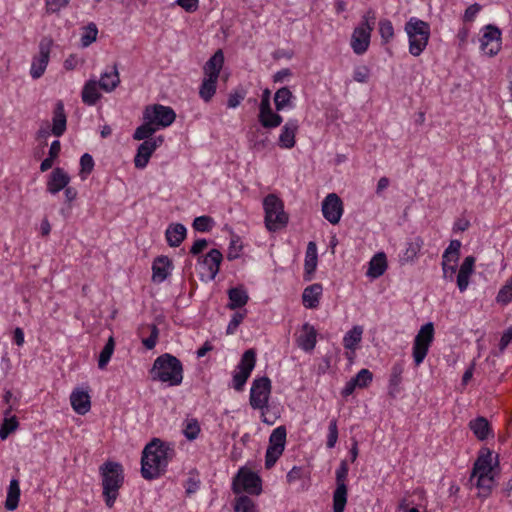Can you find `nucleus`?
I'll return each mask as SVG.
<instances>
[{"instance_id": "1", "label": "nucleus", "mask_w": 512, "mask_h": 512, "mask_svg": "<svg viewBox=\"0 0 512 512\" xmlns=\"http://www.w3.org/2000/svg\"><path fill=\"white\" fill-rule=\"evenodd\" d=\"M175 450L169 443L154 438L142 451L141 475L146 480L157 479L165 474Z\"/></svg>"}, {"instance_id": "2", "label": "nucleus", "mask_w": 512, "mask_h": 512, "mask_svg": "<svg viewBox=\"0 0 512 512\" xmlns=\"http://www.w3.org/2000/svg\"><path fill=\"white\" fill-rule=\"evenodd\" d=\"M102 478L103 498L107 507L112 508L124 483L123 467L118 462L106 461L99 467Z\"/></svg>"}, {"instance_id": "3", "label": "nucleus", "mask_w": 512, "mask_h": 512, "mask_svg": "<svg viewBox=\"0 0 512 512\" xmlns=\"http://www.w3.org/2000/svg\"><path fill=\"white\" fill-rule=\"evenodd\" d=\"M224 65V54L221 49L205 63L203 67L204 78L199 89V96L206 103L210 102L216 93L217 81Z\"/></svg>"}, {"instance_id": "4", "label": "nucleus", "mask_w": 512, "mask_h": 512, "mask_svg": "<svg viewBox=\"0 0 512 512\" xmlns=\"http://www.w3.org/2000/svg\"><path fill=\"white\" fill-rule=\"evenodd\" d=\"M151 374L154 380L178 385L183 378L181 362L171 354H163L155 360Z\"/></svg>"}, {"instance_id": "5", "label": "nucleus", "mask_w": 512, "mask_h": 512, "mask_svg": "<svg viewBox=\"0 0 512 512\" xmlns=\"http://www.w3.org/2000/svg\"><path fill=\"white\" fill-rule=\"evenodd\" d=\"M405 31L409 38V52L419 56L426 48L430 37V25L416 17H412L405 24Z\"/></svg>"}, {"instance_id": "6", "label": "nucleus", "mask_w": 512, "mask_h": 512, "mask_svg": "<svg viewBox=\"0 0 512 512\" xmlns=\"http://www.w3.org/2000/svg\"><path fill=\"white\" fill-rule=\"evenodd\" d=\"M265 225L269 231H277L288 222V216L284 212L283 201L275 194H269L264 198Z\"/></svg>"}, {"instance_id": "7", "label": "nucleus", "mask_w": 512, "mask_h": 512, "mask_svg": "<svg viewBox=\"0 0 512 512\" xmlns=\"http://www.w3.org/2000/svg\"><path fill=\"white\" fill-rule=\"evenodd\" d=\"M232 490L235 494L247 492L259 495L262 491L261 478L255 472L241 468L233 479Z\"/></svg>"}, {"instance_id": "8", "label": "nucleus", "mask_w": 512, "mask_h": 512, "mask_svg": "<svg viewBox=\"0 0 512 512\" xmlns=\"http://www.w3.org/2000/svg\"><path fill=\"white\" fill-rule=\"evenodd\" d=\"M349 466L346 460L340 462L336 470V489L333 493V512H344L347 503V485Z\"/></svg>"}, {"instance_id": "9", "label": "nucleus", "mask_w": 512, "mask_h": 512, "mask_svg": "<svg viewBox=\"0 0 512 512\" xmlns=\"http://www.w3.org/2000/svg\"><path fill=\"white\" fill-rule=\"evenodd\" d=\"M271 394V381L268 377L255 379L250 390V405L253 409L267 408Z\"/></svg>"}, {"instance_id": "10", "label": "nucleus", "mask_w": 512, "mask_h": 512, "mask_svg": "<svg viewBox=\"0 0 512 512\" xmlns=\"http://www.w3.org/2000/svg\"><path fill=\"white\" fill-rule=\"evenodd\" d=\"M176 114L171 107L161 104L149 105L145 108L143 119H148L157 128L170 126L175 120Z\"/></svg>"}, {"instance_id": "11", "label": "nucleus", "mask_w": 512, "mask_h": 512, "mask_svg": "<svg viewBox=\"0 0 512 512\" xmlns=\"http://www.w3.org/2000/svg\"><path fill=\"white\" fill-rule=\"evenodd\" d=\"M255 354H243L237 365L232 379V386L236 391H242L252 370L255 367Z\"/></svg>"}, {"instance_id": "12", "label": "nucleus", "mask_w": 512, "mask_h": 512, "mask_svg": "<svg viewBox=\"0 0 512 512\" xmlns=\"http://www.w3.org/2000/svg\"><path fill=\"white\" fill-rule=\"evenodd\" d=\"M480 48L488 56L496 55L501 49V32L492 25L485 27L484 33L480 38Z\"/></svg>"}, {"instance_id": "13", "label": "nucleus", "mask_w": 512, "mask_h": 512, "mask_svg": "<svg viewBox=\"0 0 512 512\" xmlns=\"http://www.w3.org/2000/svg\"><path fill=\"white\" fill-rule=\"evenodd\" d=\"M324 218L331 224H338L343 214V203L335 193L328 194L322 202Z\"/></svg>"}, {"instance_id": "14", "label": "nucleus", "mask_w": 512, "mask_h": 512, "mask_svg": "<svg viewBox=\"0 0 512 512\" xmlns=\"http://www.w3.org/2000/svg\"><path fill=\"white\" fill-rule=\"evenodd\" d=\"M164 139L162 136L150 138L141 143L134 157V165L136 168L143 169L147 166L153 152L162 145Z\"/></svg>"}, {"instance_id": "15", "label": "nucleus", "mask_w": 512, "mask_h": 512, "mask_svg": "<svg viewBox=\"0 0 512 512\" xmlns=\"http://www.w3.org/2000/svg\"><path fill=\"white\" fill-rule=\"evenodd\" d=\"M50 46L51 42L48 40L40 42L39 53L34 56L30 69V75L33 79H38L44 74L49 62Z\"/></svg>"}, {"instance_id": "16", "label": "nucleus", "mask_w": 512, "mask_h": 512, "mask_svg": "<svg viewBox=\"0 0 512 512\" xmlns=\"http://www.w3.org/2000/svg\"><path fill=\"white\" fill-rule=\"evenodd\" d=\"M370 37V27L359 25L354 29L351 37V47L355 54L362 55L367 51L370 44Z\"/></svg>"}, {"instance_id": "17", "label": "nucleus", "mask_w": 512, "mask_h": 512, "mask_svg": "<svg viewBox=\"0 0 512 512\" xmlns=\"http://www.w3.org/2000/svg\"><path fill=\"white\" fill-rule=\"evenodd\" d=\"M475 257L473 256H467L458 271L457 277H456V283L460 290V292H464L469 285V279L471 275L474 272V266H475Z\"/></svg>"}, {"instance_id": "18", "label": "nucleus", "mask_w": 512, "mask_h": 512, "mask_svg": "<svg viewBox=\"0 0 512 512\" xmlns=\"http://www.w3.org/2000/svg\"><path fill=\"white\" fill-rule=\"evenodd\" d=\"M299 128L298 121L290 119L281 129L278 144L281 148L291 149L295 145V136Z\"/></svg>"}, {"instance_id": "19", "label": "nucleus", "mask_w": 512, "mask_h": 512, "mask_svg": "<svg viewBox=\"0 0 512 512\" xmlns=\"http://www.w3.org/2000/svg\"><path fill=\"white\" fill-rule=\"evenodd\" d=\"M434 327L432 323H427L421 327L417 336L415 337L413 352H427L430 343L433 340Z\"/></svg>"}, {"instance_id": "20", "label": "nucleus", "mask_w": 512, "mask_h": 512, "mask_svg": "<svg viewBox=\"0 0 512 512\" xmlns=\"http://www.w3.org/2000/svg\"><path fill=\"white\" fill-rule=\"evenodd\" d=\"M70 182L69 175L62 168H55L47 182V191L51 194H56L64 189Z\"/></svg>"}, {"instance_id": "21", "label": "nucleus", "mask_w": 512, "mask_h": 512, "mask_svg": "<svg viewBox=\"0 0 512 512\" xmlns=\"http://www.w3.org/2000/svg\"><path fill=\"white\" fill-rule=\"evenodd\" d=\"M67 118L64 110V104L62 101H58L55 104L52 117V129L51 132L54 136L60 137L66 131Z\"/></svg>"}, {"instance_id": "22", "label": "nucleus", "mask_w": 512, "mask_h": 512, "mask_svg": "<svg viewBox=\"0 0 512 512\" xmlns=\"http://www.w3.org/2000/svg\"><path fill=\"white\" fill-rule=\"evenodd\" d=\"M72 408L80 415L86 414L91 408L90 396L87 391L75 389L70 395Z\"/></svg>"}, {"instance_id": "23", "label": "nucleus", "mask_w": 512, "mask_h": 512, "mask_svg": "<svg viewBox=\"0 0 512 512\" xmlns=\"http://www.w3.org/2000/svg\"><path fill=\"white\" fill-rule=\"evenodd\" d=\"M318 263V255H317V246L315 242H309L306 249L305 254V263H304V279L306 281H310L313 278V274L317 268Z\"/></svg>"}, {"instance_id": "24", "label": "nucleus", "mask_w": 512, "mask_h": 512, "mask_svg": "<svg viewBox=\"0 0 512 512\" xmlns=\"http://www.w3.org/2000/svg\"><path fill=\"white\" fill-rule=\"evenodd\" d=\"M172 266L171 260L166 256L157 257L152 265V279L154 282L161 283L169 275L170 268Z\"/></svg>"}, {"instance_id": "25", "label": "nucleus", "mask_w": 512, "mask_h": 512, "mask_svg": "<svg viewBox=\"0 0 512 512\" xmlns=\"http://www.w3.org/2000/svg\"><path fill=\"white\" fill-rule=\"evenodd\" d=\"M322 291V285L319 283H315L306 287L302 294L303 305L309 309L318 307Z\"/></svg>"}, {"instance_id": "26", "label": "nucleus", "mask_w": 512, "mask_h": 512, "mask_svg": "<svg viewBox=\"0 0 512 512\" xmlns=\"http://www.w3.org/2000/svg\"><path fill=\"white\" fill-rule=\"evenodd\" d=\"M387 269V258L385 253L379 252L375 254L369 262L367 276L371 278H379Z\"/></svg>"}, {"instance_id": "27", "label": "nucleus", "mask_w": 512, "mask_h": 512, "mask_svg": "<svg viewBox=\"0 0 512 512\" xmlns=\"http://www.w3.org/2000/svg\"><path fill=\"white\" fill-rule=\"evenodd\" d=\"M99 87L105 92H112L120 83L117 65H113L110 71L104 72L99 80Z\"/></svg>"}, {"instance_id": "28", "label": "nucleus", "mask_w": 512, "mask_h": 512, "mask_svg": "<svg viewBox=\"0 0 512 512\" xmlns=\"http://www.w3.org/2000/svg\"><path fill=\"white\" fill-rule=\"evenodd\" d=\"M403 371L404 366L401 362L395 363L392 366L388 385V394L392 398H395L400 392V384L402 382Z\"/></svg>"}, {"instance_id": "29", "label": "nucleus", "mask_w": 512, "mask_h": 512, "mask_svg": "<svg viewBox=\"0 0 512 512\" xmlns=\"http://www.w3.org/2000/svg\"><path fill=\"white\" fill-rule=\"evenodd\" d=\"M186 232L185 226L180 223L169 225L165 232L168 244L171 247H178L185 239Z\"/></svg>"}, {"instance_id": "30", "label": "nucleus", "mask_w": 512, "mask_h": 512, "mask_svg": "<svg viewBox=\"0 0 512 512\" xmlns=\"http://www.w3.org/2000/svg\"><path fill=\"white\" fill-rule=\"evenodd\" d=\"M222 259V253L218 249H211L204 257L203 264L208 268L211 279L218 274Z\"/></svg>"}, {"instance_id": "31", "label": "nucleus", "mask_w": 512, "mask_h": 512, "mask_svg": "<svg viewBox=\"0 0 512 512\" xmlns=\"http://www.w3.org/2000/svg\"><path fill=\"white\" fill-rule=\"evenodd\" d=\"M98 88L100 87L96 80H88L82 89V101L89 106L95 105L101 97Z\"/></svg>"}, {"instance_id": "32", "label": "nucleus", "mask_w": 512, "mask_h": 512, "mask_svg": "<svg viewBox=\"0 0 512 512\" xmlns=\"http://www.w3.org/2000/svg\"><path fill=\"white\" fill-rule=\"evenodd\" d=\"M469 427L477 439L486 440L491 434V427L485 417H477L469 422Z\"/></svg>"}, {"instance_id": "33", "label": "nucleus", "mask_w": 512, "mask_h": 512, "mask_svg": "<svg viewBox=\"0 0 512 512\" xmlns=\"http://www.w3.org/2000/svg\"><path fill=\"white\" fill-rule=\"evenodd\" d=\"M298 346L305 350L310 351L314 349L316 344V331L312 326L305 324L299 337L297 338Z\"/></svg>"}, {"instance_id": "34", "label": "nucleus", "mask_w": 512, "mask_h": 512, "mask_svg": "<svg viewBox=\"0 0 512 512\" xmlns=\"http://www.w3.org/2000/svg\"><path fill=\"white\" fill-rule=\"evenodd\" d=\"M258 119L261 125L266 129L276 128L280 126L283 121L282 116L275 113L271 107L259 111Z\"/></svg>"}, {"instance_id": "35", "label": "nucleus", "mask_w": 512, "mask_h": 512, "mask_svg": "<svg viewBox=\"0 0 512 512\" xmlns=\"http://www.w3.org/2000/svg\"><path fill=\"white\" fill-rule=\"evenodd\" d=\"M492 455L490 451L481 454L474 463L470 480L473 481L477 474L492 473Z\"/></svg>"}, {"instance_id": "36", "label": "nucleus", "mask_w": 512, "mask_h": 512, "mask_svg": "<svg viewBox=\"0 0 512 512\" xmlns=\"http://www.w3.org/2000/svg\"><path fill=\"white\" fill-rule=\"evenodd\" d=\"M229 304L232 310L243 307L248 302V294L242 287H234L228 291Z\"/></svg>"}, {"instance_id": "37", "label": "nucleus", "mask_w": 512, "mask_h": 512, "mask_svg": "<svg viewBox=\"0 0 512 512\" xmlns=\"http://www.w3.org/2000/svg\"><path fill=\"white\" fill-rule=\"evenodd\" d=\"M20 498V487L19 481L17 479H12L10 481L7 498L5 502V508L9 511H13L18 507Z\"/></svg>"}, {"instance_id": "38", "label": "nucleus", "mask_w": 512, "mask_h": 512, "mask_svg": "<svg viewBox=\"0 0 512 512\" xmlns=\"http://www.w3.org/2000/svg\"><path fill=\"white\" fill-rule=\"evenodd\" d=\"M423 244L424 242L421 237H415L409 241L401 260L406 263L413 262L421 251Z\"/></svg>"}, {"instance_id": "39", "label": "nucleus", "mask_w": 512, "mask_h": 512, "mask_svg": "<svg viewBox=\"0 0 512 512\" xmlns=\"http://www.w3.org/2000/svg\"><path fill=\"white\" fill-rule=\"evenodd\" d=\"M363 331L364 329L360 325H356L349 330L343 338L344 347L348 350L354 351L362 339Z\"/></svg>"}, {"instance_id": "40", "label": "nucleus", "mask_w": 512, "mask_h": 512, "mask_svg": "<svg viewBox=\"0 0 512 512\" xmlns=\"http://www.w3.org/2000/svg\"><path fill=\"white\" fill-rule=\"evenodd\" d=\"M158 333V328L155 325L142 327L140 334L142 337V343L146 349L151 350L155 347Z\"/></svg>"}, {"instance_id": "41", "label": "nucleus", "mask_w": 512, "mask_h": 512, "mask_svg": "<svg viewBox=\"0 0 512 512\" xmlns=\"http://www.w3.org/2000/svg\"><path fill=\"white\" fill-rule=\"evenodd\" d=\"M293 94L288 87H282L275 92L274 103L277 111L291 105Z\"/></svg>"}, {"instance_id": "42", "label": "nucleus", "mask_w": 512, "mask_h": 512, "mask_svg": "<svg viewBox=\"0 0 512 512\" xmlns=\"http://www.w3.org/2000/svg\"><path fill=\"white\" fill-rule=\"evenodd\" d=\"M285 442H286V428L284 426H279L272 431V433L269 437V446L268 447L276 448V449L284 451Z\"/></svg>"}, {"instance_id": "43", "label": "nucleus", "mask_w": 512, "mask_h": 512, "mask_svg": "<svg viewBox=\"0 0 512 512\" xmlns=\"http://www.w3.org/2000/svg\"><path fill=\"white\" fill-rule=\"evenodd\" d=\"M461 242L452 240L442 255V261L450 264H457L460 257Z\"/></svg>"}, {"instance_id": "44", "label": "nucleus", "mask_w": 512, "mask_h": 512, "mask_svg": "<svg viewBox=\"0 0 512 512\" xmlns=\"http://www.w3.org/2000/svg\"><path fill=\"white\" fill-rule=\"evenodd\" d=\"M157 129L158 128L154 124L150 123L148 119H144V123L135 130L133 138L135 140H148L153 138L152 135Z\"/></svg>"}, {"instance_id": "45", "label": "nucleus", "mask_w": 512, "mask_h": 512, "mask_svg": "<svg viewBox=\"0 0 512 512\" xmlns=\"http://www.w3.org/2000/svg\"><path fill=\"white\" fill-rule=\"evenodd\" d=\"M512 301V276L500 288L496 296V302L506 306Z\"/></svg>"}, {"instance_id": "46", "label": "nucleus", "mask_w": 512, "mask_h": 512, "mask_svg": "<svg viewBox=\"0 0 512 512\" xmlns=\"http://www.w3.org/2000/svg\"><path fill=\"white\" fill-rule=\"evenodd\" d=\"M475 478H477L476 486L481 490V495H489L494 483L492 473L477 474Z\"/></svg>"}, {"instance_id": "47", "label": "nucleus", "mask_w": 512, "mask_h": 512, "mask_svg": "<svg viewBox=\"0 0 512 512\" xmlns=\"http://www.w3.org/2000/svg\"><path fill=\"white\" fill-rule=\"evenodd\" d=\"M98 35V28L95 23H89L85 28L81 35V45L83 47H88L94 41H96Z\"/></svg>"}, {"instance_id": "48", "label": "nucleus", "mask_w": 512, "mask_h": 512, "mask_svg": "<svg viewBox=\"0 0 512 512\" xmlns=\"http://www.w3.org/2000/svg\"><path fill=\"white\" fill-rule=\"evenodd\" d=\"M235 512H256V506L254 501L246 495L239 496L236 499Z\"/></svg>"}, {"instance_id": "49", "label": "nucleus", "mask_w": 512, "mask_h": 512, "mask_svg": "<svg viewBox=\"0 0 512 512\" xmlns=\"http://www.w3.org/2000/svg\"><path fill=\"white\" fill-rule=\"evenodd\" d=\"M19 422L16 416L5 418L0 427V440H5L12 432L16 431Z\"/></svg>"}, {"instance_id": "50", "label": "nucleus", "mask_w": 512, "mask_h": 512, "mask_svg": "<svg viewBox=\"0 0 512 512\" xmlns=\"http://www.w3.org/2000/svg\"><path fill=\"white\" fill-rule=\"evenodd\" d=\"M351 379L358 388H366L372 382L373 374L368 369H361L356 376Z\"/></svg>"}, {"instance_id": "51", "label": "nucleus", "mask_w": 512, "mask_h": 512, "mask_svg": "<svg viewBox=\"0 0 512 512\" xmlns=\"http://www.w3.org/2000/svg\"><path fill=\"white\" fill-rule=\"evenodd\" d=\"M214 224L210 216H199L193 221V228L199 232H208L212 229Z\"/></svg>"}, {"instance_id": "52", "label": "nucleus", "mask_w": 512, "mask_h": 512, "mask_svg": "<svg viewBox=\"0 0 512 512\" xmlns=\"http://www.w3.org/2000/svg\"><path fill=\"white\" fill-rule=\"evenodd\" d=\"M379 33L384 42H389L394 36V29L392 22L388 19L379 21Z\"/></svg>"}, {"instance_id": "53", "label": "nucleus", "mask_w": 512, "mask_h": 512, "mask_svg": "<svg viewBox=\"0 0 512 512\" xmlns=\"http://www.w3.org/2000/svg\"><path fill=\"white\" fill-rule=\"evenodd\" d=\"M80 166V176L82 179H85L94 168V160L92 156L88 153L83 154L80 158Z\"/></svg>"}, {"instance_id": "54", "label": "nucleus", "mask_w": 512, "mask_h": 512, "mask_svg": "<svg viewBox=\"0 0 512 512\" xmlns=\"http://www.w3.org/2000/svg\"><path fill=\"white\" fill-rule=\"evenodd\" d=\"M183 433L188 440L196 439L200 433V426L198 421L196 419L188 420L186 422Z\"/></svg>"}, {"instance_id": "55", "label": "nucleus", "mask_w": 512, "mask_h": 512, "mask_svg": "<svg viewBox=\"0 0 512 512\" xmlns=\"http://www.w3.org/2000/svg\"><path fill=\"white\" fill-rule=\"evenodd\" d=\"M282 453L283 450L268 447L265 455V467L267 469L273 467Z\"/></svg>"}, {"instance_id": "56", "label": "nucleus", "mask_w": 512, "mask_h": 512, "mask_svg": "<svg viewBox=\"0 0 512 512\" xmlns=\"http://www.w3.org/2000/svg\"><path fill=\"white\" fill-rule=\"evenodd\" d=\"M338 440V428H337V420L333 419L330 421L328 427V436L326 445L328 448H333L336 445Z\"/></svg>"}, {"instance_id": "57", "label": "nucleus", "mask_w": 512, "mask_h": 512, "mask_svg": "<svg viewBox=\"0 0 512 512\" xmlns=\"http://www.w3.org/2000/svg\"><path fill=\"white\" fill-rule=\"evenodd\" d=\"M369 77H370V69L367 66L361 65V66H357L354 69V72H353L354 81L359 82V83H366V82H368Z\"/></svg>"}, {"instance_id": "58", "label": "nucleus", "mask_w": 512, "mask_h": 512, "mask_svg": "<svg viewBox=\"0 0 512 512\" xmlns=\"http://www.w3.org/2000/svg\"><path fill=\"white\" fill-rule=\"evenodd\" d=\"M245 98V92L243 90H235L228 96L227 106L228 108H236L240 105L241 101Z\"/></svg>"}, {"instance_id": "59", "label": "nucleus", "mask_w": 512, "mask_h": 512, "mask_svg": "<svg viewBox=\"0 0 512 512\" xmlns=\"http://www.w3.org/2000/svg\"><path fill=\"white\" fill-rule=\"evenodd\" d=\"M441 265L443 271V278L448 281H453L457 269V264H450L448 262L442 261Z\"/></svg>"}, {"instance_id": "60", "label": "nucleus", "mask_w": 512, "mask_h": 512, "mask_svg": "<svg viewBox=\"0 0 512 512\" xmlns=\"http://www.w3.org/2000/svg\"><path fill=\"white\" fill-rule=\"evenodd\" d=\"M376 21V13L373 9H369L366 11V13L363 15V19L360 25H364L365 27H370L371 31L374 28Z\"/></svg>"}, {"instance_id": "61", "label": "nucleus", "mask_w": 512, "mask_h": 512, "mask_svg": "<svg viewBox=\"0 0 512 512\" xmlns=\"http://www.w3.org/2000/svg\"><path fill=\"white\" fill-rule=\"evenodd\" d=\"M69 0H46L47 11L49 12H57L62 7L67 6Z\"/></svg>"}, {"instance_id": "62", "label": "nucleus", "mask_w": 512, "mask_h": 512, "mask_svg": "<svg viewBox=\"0 0 512 512\" xmlns=\"http://www.w3.org/2000/svg\"><path fill=\"white\" fill-rule=\"evenodd\" d=\"M177 4L190 13L198 8V0H177Z\"/></svg>"}, {"instance_id": "63", "label": "nucleus", "mask_w": 512, "mask_h": 512, "mask_svg": "<svg viewBox=\"0 0 512 512\" xmlns=\"http://www.w3.org/2000/svg\"><path fill=\"white\" fill-rule=\"evenodd\" d=\"M244 316L241 313H235L228 324L227 333L231 334L237 329L239 324L242 322Z\"/></svg>"}, {"instance_id": "64", "label": "nucleus", "mask_w": 512, "mask_h": 512, "mask_svg": "<svg viewBox=\"0 0 512 512\" xmlns=\"http://www.w3.org/2000/svg\"><path fill=\"white\" fill-rule=\"evenodd\" d=\"M512 340V327H509L501 336L499 342L500 350H504Z\"/></svg>"}]
</instances>
